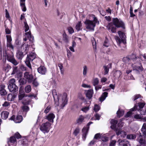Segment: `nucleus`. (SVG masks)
Instances as JSON below:
<instances>
[{"label":"nucleus","instance_id":"nucleus-3","mask_svg":"<svg viewBox=\"0 0 146 146\" xmlns=\"http://www.w3.org/2000/svg\"><path fill=\"white\" fill-rule=\"evenodd\" d=\"M141 131L143 135L140 133V135L137 137V140L140 144V146H146V141L145 137H146V123H144L141 129Z\"/></svg>","mask_w":146,"mask_h":146},{"label":"nucleus","instance_id":"nucleus-53","mask_svg":"<svg viewBox=\"0 0 146 146\" xmlns=\"http://www.w3.org/2000/svg\"><path fill=\"white\" fill-rule=\"evenodd\" d=\"M127 138L129 139H133L136 138L135 135H127Z\"/></svg>","mask_w":146,"mask_h":146},{"label":"nucleus","instance_id":"nucleus-61","mask_svg":"<svg viewBox=\"0 0 146 146\" xmlns=\"http://www.w3.org/2000/svg\"><path fill=\"white\" fill-rule=\"evenodd\" d=\"M7 46L11 48L12 49L14 48L13 45L11 44V42H7Z\"/></svg>","mask_w":146,"mask_h":146},{"label":"nucleus","instance_id":"nucleus-34","mask_svg":"<svg viewBox=\"0 0 146 146\" xmlns=\"http://www.w3.org/2000/svg\"><path fill=\"white\" fill-rule=\"evenodd\" d=\"M88 72V68L87 66L84 65L83 67V74L84 76H86Z\"/></svg>","mask_w":146,"mask_h":146},{"label":"nucleus","instance_id":"nucleus-58","mask_svg":"<svg viewBox=\"0 0 146 146\" xmlns=\"http://www.w3.org/2000/svg\"><path fill=\"white\" fill-rule=\"evenodd\" d=\"M101 136L100 133H97L95 135L94 139H98L100 138Z\"/></svg>","mask_w":146,"mask_h":146},{"label":"nucleus","instance_id":"nucleus-16","mask_svg":"<svg viewBox=\"0 0 146 146\" xmlns=\"http://www.w3.org/2000/svg\"><path fill=\"white\" fill-rule=\"evenodd\" d=\"M38 72L42 75H45L47 72L46 68L44 66H41L37 69Z\"/></svg>","mask_w":146,"mask_h":146},{"label":"nucleus","instance_id":"nucleus-57","mask_svg":"<svg viewBox=\"0 0 146 146\" xmlns=\"http://www.w3.org/2000/svg\"><path fill=\"white\" fill-rule=\"evenodd\" d=\"M80 130L78 128H76L74 132L73 133L74 135L75 136H77L78 134L79 133Z\"/></svg>","mask_w":146,"mask_h":146},{"label":"nucleus","instance_id":"nucleus-10","mask_svg":"<svg viewBox=\"0 0 146 146\" xmlns=\"http://www.w3.org/2000/svg\"><path fill=\"white\" fill-rule=\"evenodd\" d=\"M24 78L29 84L32 82L34 78L32 74L27 72H26L24 73Z\"/></svg>","mask_w":146,"mask_h":146},{"label":"nucleus","instance_id":"nucleus-29","mask_svg":"<svg viewBox=\"0 0 146 146\" xmlns=\"http://www.w3.org/2000/svg\"><path fill=\"white\" fill-rule=\"evenodd\" d=\"M121 75V73L119 70L116 71L114 74V76L116 78H119Z\"/></svg>","mask_w":146,"mask_h":146},{"label":"nucleus","instance_id":"nucleus-6","mask_svg":"<svg viewBox=\"0 0 146 146\" xmlns=\"http://www.w3.org/2000/svg\"><path fill=\"white\" fill-rule=\"evenodd\" d=\"M36 54L34 52H31L27 55L25 62L26 65L31 69H32V67L30 62L36 58Z\"/></svg>","mask_w":146,"mask_h":146},{"label":"nucleus","instance_id":"nucleus-60","mask_svg":"<svg viewBox=\"0 0 146 146\" xmlns=\"http://www.w3.org/2000/svg\"><path fill=\"white\" fill-rule=\"evenodd\" d=\"M15 138L17 139H19L21 138V136L18 132H17L15 134L14 136H13Z\"/></svg>","mask_w":146,"mask_h":146},{"label":"nucleus","instance_id":"nucleus-37","mask_svg":"<svg viewBox=\"0 0 146 146\" xmlns=\"http://www.w3.org/2000/svg\"><path fill=\"white\" fill-rule=\"evenodd\" d=\"M31 90V87L30 85H29L25 88V91L27 93L30 92Z\"/></svg>","mask_w":146,"mask_h":146},{"label":"nucleus","instance_id":"nucleus-24","mask_svg":"<svg viewBox=\"0 0 146 146\" xmlns=\"http://www.w3.org/2000/svg\"><path fill=\"white\" fill-rule=\"evenodd\" d=\"M9 114V113L7 111H4L1 113V116L2 119H5L7 118Z\"/></svg>","mask_w":146,"mask_h":146},{"label":"nucleus","instance_id":"nucleus-12","mask_svg":"<svg viewBox=\"0 0 146 146\" xmlns=\"http://www.w3.org/2000/svg\"><path fill=\"white\" fill-rule=\"evenodd\" d=\"M92 123H93L91 121L89 122L87 124L86 126V127H84L82 130L83 136L82 138L84 141L85 140L86 136L88 134L89 126Z\"/></svg>","mask_w":146,"mask_h":146},{"label":"nucleus","instance_id":"nucleus-54","mask_svg":"<svg viewBox=\"0 0 146 146\" xmlns=\"http://www.w3.org/2000/svg\"><path fill=\"white\" fill-rule=\"evenodd\" d=\"M20 6L21 7L22 11L25 12L26 11L27 9L25 6V3L20 4Z\"/></svg>","mask_w":146,"mask_h":146},{"label":"nucleus","instance_id":"nucleus-15","mask_svg":"<svg viewBox=\"0 0 146 146\" xmlns=\"http://www.w3.org/2000/svg\"><path fill=\"white\" fill-rule=\"evenodd\" d=\"M8 87L10 92L13 93L16 92L18 90V87L16 85H8Z\"/></svg>","mask_w":146,"mask_h":146},{"label":"nucleus","instance_id":"nucleus-9","mask_svg":"<svg viewBox=\"0 0 146 146\" xmlns=\"http://www.w3.org/2000/svg\"><path fill=\"white\" fill-rule=\"evenodd\" d=\"M51 124L48 122H47L42 124L40 127V130L44 133L48 132L50 129Z\"/></svg>","mask_w":146,"mask_h":146},{"label":"nucleus","instance_id":"nucleus-47","mask_svg":"<svg viewBox=\"0 0 146 146\" xmlns=\"http://www.w3.org/2000/svg\"><path fill=\"white\" fill-rule=\"evenodd\" d=\"M27 97V96L25 94H20L19 96V100H21Z\"/></svg>","mask_w":146,"mask_h":146},{"label":"nucleus","instance_id":"nucleus-23","mask_svg":"<svg viewBox=\"0 0 146 146\" xmlns=\"http://www.w3.org/2000/svg\"><path fill=\"white\" fill-rule=\"evenodd\" d=\"M93 93V91L92 89H90L87 91L86 93V96L89 99H90L92 97V94Z\"/></svg>","mask_w":146,"mask_h":146},{"label":"nucleus","instance_id":"nucleus-18","mask_svg":"<svg viewBox=\"0 0 146 146\" xmlns=\"http://www.w3.org/2000/svg\"><path fill=\"white\" fill-rule=\"evenodd\" d=\"M86 118L84 116L80 115L77 118L76 120V123L78 124H81L83 122H84V119Z\"/></svg>","mask_w":146,"mask_h":146},{"label":"nucleus","instance_id":"nucleus-63","mask_svg":"<svg viewBox=\"0 0 146 146\" xmlns=\"http://www.w3.org/2000/svg\"><path fill=\"white\" fill-rule=\"evenodd\" d=\"M51 107L50 106H48L45 109L44 112L46 113H48Z\"/></svg>","mask_w":146,"mask_h":146},{"label":"nucleus","instance_id":"nucleus-19","mask_svg":"<svg viewBox=\"0 0 146 146\" xmlns=\"http://www.w3.org/2000/svg\"><path fill=\"white\" fill-rule=\"evenodd\" d=\"M130 58L131 59V61L135 64L138 61V59L139 58L138 56H136L134 54H132L131 55L129 56Z\"/></svg>","mask_w":146,"mask_h":146},{"label":"nucleus","instance_id":"nucleus-25","mask_svg":"<svg viewBox=\"0 0 146 146\" xmlns=\"http://www.w3.org/2000/svg\"><path fill=\"white\" fill-rule=\"evenodd\" d=\"M82 24L81 21H79L76 24L75 29L77 31H79L82 30Z\"/></svg>","mask_w":146,"mask_h":146},{"label":"nucleus","instance_id":"nucleus-33","mask_svg":"<svg viewBox=\"0 0 146 146\" xmlns=\"http://www.w3.org/2000/svg\"><path fill=\"white\" fill-rule=\"evenodd\" d=\"M19 81L20 83V85H24L26 84L27 82V81L26 79H25L24 78H21L19 80Z\"/></svg>","mask_w":146,"mask_h":146},{"label":"nucleus","instance_id":"nucleus-35","mask_svg":"<svg viewBox=\"0 0 146 146\" xmlns=\"http://www.w3.org/2000/svg\"><path fill=\"white\" fill-rule=\"evenodd\" d=\"M26 37L28 38L30 40L32 41L33 39V37H32L31 32H29L25 33Z\"/></svg>","mask_w":146,"mask_h":146},{"label":"nucleus","instance_id":"nucleus-52","mask_svg":"<svg viewBox=\"0 0 146 146\" xmlns=\"http://www.w3.org/2000/svg\"><path fill=\"white\" fill-rule=\"evenodd\" d=\"M100 109V107L98 105L95 104L94 105V110L96 112H97Z\"/></svg>","mask_w":146,"mask_h":146},{"label":"nucleus","instance_id":"nucleus-46","mask_svg":"<svg viewBox=\"0 0 146 146\" xmlns=\"http://www.w3.org/2000/svg\"><path fill=\"white\" fill-rule=\"evenodd\" d=\"M11 68V66L9 64H7L4 67V69L5 71L8 72L9 70Z\"/></svg>","mask_w":146,"mask_h":146},{"label":"nucleus","instance_id":"nucleus-48","mask_svg":"<svg viewBox=\"0 0 146 146\" xmlns=\"http://www.w3.org/2000/svg\"><path fill=\"white\" fill-rule=\"evenodd\" d=\"M110 45V44L108 40L106 38L104 43V46L108 47Z\"/></svg>","mask_w":146,"mask_h":146},{"label":"nucleus","instance_id":"nucleus-4","mask_svg":"<svg viewBox=\"0 0 146 146\" xmlns=\"http://www.w3.org/2000/svg\"><path fill=\"white\" fill-rule=\"evenodd\" d=\"M96 23L99 24V22L96 17L94 15L93 16V21L87 20L84 22V24L86 26V29L93 31L94 30V28Z\"/></svg>","mask_w":146,"mask_h":146},{"label":"nucleus","instance_id":"nucleus-55","mask_svg":"<svg viewBox=\"0 0 146 146\" xmlns=\"http://www.w3.org/2000/svg\"><path fill=\"white\" fill-rule=\"evenodd\" d=\"M68 30L70 34H72L74 32V29L72 27H68Z\"/></svg>","mask_w":146,"mask_h":146},{"label":"nucleus","instance_id":"nucleus-49","mask_svg":"<svg viewBox=\"0 0 146 146\" xmlns=\"http://www.w3.org/2000/svg\"><path fill=\"white\" fill-rule=\"evenodd\" d=\"M99 82L98 79L97 78H95L93 80V84L94 86L98 85Z\"/></svg>","mask_w":146,"mask_h":146},{"label":"nucleus","instance_id":"nucleus-20","mask_svg":"<svg viewBox=\"0 0 146 146\" xmlns=\"http://www.w3.org/2000/svg\"><path fill=\"white\" fill-rule=\"evenodd\" d=\"M123 62L127 64H129L130 63H132V62L131 61V59L129 56L123 57ZM133 64H132V66L133 67Z\"/></svg>","mask_w":146,"mask_h":146},{"label":"nucleus","instance_id":"nucleus-45","mask_svg":"<svg viewBox=\"0 0 146 146\" xmlns=\"http://www.w3.org/2000/svg\"><path fill=\"white\" fill-rule=\"evenodd\" d=\"M15 80L13 78H12L10 80L9 82L8 85H16L15 84Z\"/></svg>","mask_w":146,"mask_h":146},{"label":"nucleus","instance_id":"nucleus-64","mask_svg":"<svg viewBox=\"0 0 146 146\" xmlns=\"http://www.w3.org/2000/svg\"><path fill=\"white\" fill-rule=\"evenodd\" d=\"M116 141L115 140H112L110 143V146H114L115 144Z\"/></svg>","mask_w":146,"mask_h":146},{"label":"nucleus","instance_id":"nucleus-21","mask_svg":"<svg viewBox=\"0 0 146 146\" xmlns=\"http://www.w3.org/2000/svg\"><path fill=\"white\" fill-rule=\"evenodd\" d=\"M55 117L54 115L52 113H49L47 116L46 118L50 122L53 123V119Z\"/></svg>","mask_w":146,"mask_h":146},{"label":"nucleus","instance_id":"nucleus-1","mask_svg":"<svg viewBox=\"0 0 146 146\" xmlns=\"http://www.w3.org/2000/svg\"><path fill=\"white\" fill-rule=\"evenodd\" d=\"M52 94L56 106L60 105L61 108H63L67 102L66 94L64 93L62 95H60L58 96L56 94V90L54 89L52 91Z\"/></svg>","mask_w":146,"mask_h":146},{"label":"nucleus","instance_id":"nucleus-38","mask_svg":"<svg viewBox=\"0 0 146 146\" xmlns=\"http://www.w3.org/2000/svg\"><path fill=\"white\" fill-rule=\"evenodd\" d=\"M134 118L136 119H143L145 121H146V117L142 119V117H141V115L139 114H136L134 116Z\"/></svg>","mask_w":146,"mask_h":146},{"label":"nucleus","instance_id":"nucleus-42","mask_svg":"<svg viewBox=\"0 0 146 146\" xmlns=\"http://www.w3.org/2000/svg\"><path fill=\"white\" fill-rule=\"evenodd\" d=\"M21 108L23 111L27 112L29 110L28 106L24 105L21 107Z\"/></svg>","mask_w":146,"mask_h":146},{"label":"nucleus","instance_id":"nucleus-41","mask_svg":"<svg viewBox=\"0 0 146 146\" xmlns=\"http://www.w3.org/2000/svg\"><path fill=\"white\" fill-rule=\"evenodd\" d=\"M20 142L22 146H27V141L26 139H23L20 141Z\"/></svg>","mask_w":146,"mask_h":146},{"label":"nucleus","instance_id":"nucleus-5","mask_svg":"<svg viewBox=\"0 0 146 146\" xmlns=\"http://www.w3.org/2000/svg\"><path fill=\"white\" fill-rule=\"evenodd\" d=\"M145 104L144 102H139L137 104V105L135 104L134 108L131 109V110L132 111L137 110L138 111H139L141 115H146V110L145 111L142 110V109L143 108Z\"/></svg>","mask_w":146,"mask_h":146},{"label":"nucleus","instance_id":"nucleus-36","mask_svg":"<svg viewBox=\"0 0 146 146\" xmlns=\"http://www.w3.org/2000/svg\"><path fill=\"white\" fill-rule=\"evenodd\" d=\"M124 113V111L123 110H120L119 109L117 111V114L118 117H120L122 116Z\"/></svg>","mask_w":146,"mask_h":146},{"label":"nucleus","instance_id":"nucleus-44","mask_svg":"<svg viewBox=\"0 0 146 146\" xmlns=\"http://www.w3.org/2000/svg\"><path fill=\"white\" fill-rule=\"evenodd\" d=\"M138 65L137 66V65L136 66L135 65V68L136 69H137L138 70H140L142 71L143 70V68L142 67V65H141V63H139L138 64Z\"/></svg>","mask_w":146,"mask_h":146},{"label":"nucleus","instance_id":"nucleus-62","mask_svg":"<svg viewBox=\"0 0 146 146\" xmlns=\"http://www.w3.org/2000/svg\"><path fill=\"white\" fill-rule=\"evenodd\" d=\"M6 37L7 39V42H11L12 38L10 35H6Z\"/></svg>","mask_w":146,"mask_h":146},{"label":"nucleus","instance_id":"nucleus-13","mask_svg":"<svg viewBox=\"0 0 146 146\" xmlns=\"http://www.w3.org/2000/svg\"><path fill=\"white\" fill-rule=\"evenodd\" d=\"M117 142L118 143V146H131L129 142L126 139H119Z\"/></svg>","mask_w":146,"mask_h":146},{"label":"nucleus","instance_id":"nucleus-31","mask_svg":"<svg viewBox=\"0 0 146 146\" xmlns=\"http://www.w3.org/2000/svg\"><path fill=\"white\" fill-rule=\"evenodd\" d=\"M30 102L29 100L25 97L23 99L22 103L24 105H27L29 104Z\"/></svg>","mask_w":146,"mask_h":146},{"label":"nucleus","instance_id":"nucleus-30","mask_svg":"<svg viewBox=\"0 0 146 146\" xmlns=\"http://www.w3.org/2000/svg\"><path fill=\"white\" fill-rule=\"evenodd\" d=\"M15 97V96L11 94H9L7 96V99L10 101H12L13 100Z\"/></svg>","mask_w":146,"mask_h":146},{"label":"nucleus","instance_id":"nucleus-51","mask_svg":"<svg viewBox=\"0 0 146 146\" xmlns=\"http://www.w3.org/2000/svg\"><path fill=\"white\" fill-rule=\"evenodd\" d=\"M58 66L59 68L61 74H63L64 73V70L63 69V66L62 64H58Z\"/></svg>","mask_w":146,"mask_h":146},{"label":"nucleus","instance_id":"nucleus-40","mask_svg":"<svg viewBox=\"0 0 146 146\" xmlns=\"http://www.w3.org/2000/svg\"><path fill=\"white\" fill-rule=\"evenodd\" d=\"M9 142L12 143H16V138L13 136L11 137L10 138Z\"/></svg>","mask_w":146,"mask_h":146},{"label":"nucleus","instance_id":"nucleus-26","mask_svg":"<svg viewBox=\"0 0 146 146\" xmlns=\"http://www.w3.org/2000/svg\"><path fill=\"white\" fill-rule=\"evenodd\" d=\"M108 93L107 92H105L103 93L101 97L100 98V100L101 102L104 101L108 96Z\"/></svg>","mask_w":146,"mask_h":146},{"label":"nucleus","instance_id":"nucleus-39","mask_svg":"<svg viewBox=\"0 0 146 146\" xmlns=\"http://www.w3.org/2000/svg\"><path fill=\"white\" fill-rule=\"evenodd\" d=\"M29 45L27 44L24 43L22 46V48L25 49V51L27 52L29 49Z\"/></svg>","mask_w":146,"mask_h":146},{"label":"nucleus","instance_id":"nucleus-50","mask_svg":"<svg viewBox=\"0 0 146 146\" xmlns=\"http://www.w3.org/2000/svg\"><path fill=\"white\" fill-rule=\"evenodd\" d=\"M18 71V68L16 66H13V72L11 74H14Z\"/></svg>","mask_w":146,"mask_h":146},{"label":"nucleus","instance_id":"nucleus-43","mask_svg":"<svg viewBox=\"0 0 146 146\" xmlns=\"http://www.w3.org/2000/svg\"><path fill=\"white\" fill-rule=\"evenodd\" d=\"M141 96L139 94H137L134 95L132 98V99L133 101H135L137 99L141 98Z\"/></svg>","mask_w":146,"mask_h":146},{"label":"nucleus","instance_id":"nucleus-32","mask_svg":"<svg viewBox=\"0 0 146 146\" xmlns=\"http://www.w3.org/2000/svg\"><path fill=\"white\" fill-rule=\"evenodd\" d=\"M33 86L35 87L38 86L39 85V83L36 80V78H34L32 82Z\"/></svg>","mask_w":146,"mask_h":146},{"label":"nucleus","instance_id":"nucleus-28","mask_svg":"<svg viewBox=\"0 0 146 146\" xmlns=\"http://www.w3.org/2000/svg\"><path fill=\"white\" fill-rule=\"evenodd\" d=\"M62 40L65 43H67L68 42V36L65 33L63 34Z\"/></svg>","mask_w":146,"mask_h":146},{"label":"nucleus","instance_id":"nucleus-7","mask_svg":"<svg viewBox=\"0 0 146 146\" xmlns=\"http://www.w3.org/2000/svg\"><path fill=\"white\" fill-rule=\"evenodd\" d=\"M110 123L111 124V126H110L111 128L115 130L116 134L117 135H119L121 134L122 133L124 132L123 131H122L121 129L120 128H116V125L118 123L117 120L112 119L111 120Z\"/></svg>","mask_w":146,"mask_h":146},{"label":"nucleus","instance_id":"nucleus-14","mask_svg":"<svg viewBox=\"0 0 146 146\" xmlns=\"http://www.w3.org/2000/svg\"><path fill=\"white\" fill-rule=\"evenodd\" d=\"M9 119L13 120L16 123H20L22 121L23 117L21 115H18L15 118V116L13 115Z\"/></svg>","mask_w":146,"mask_h":146},{"label":"nucleus","instance_id":"nucleus-22","mask_svg":"<svg viewBox=\"0 0 146 146\" xmlns=\"http://www.w3.org/2000/svg\"><path fill=\"white\" fill-rule=\"evenodd\" d=\"M23 53L21 51L18 50L16 53V57L17 59L21 60L24 56Z\"/></svg>","mask_w":146,"mask_h":146},{"label":"nucleus","instance_id":"nucleus-8","mask_svg":"<svg viewBox=\"0 0 146 146\" xmlns=\"http://www.w3.org/2000/svg\"><path fill=\"white\" fill-rule=\"evenodd\" d=\"M118 33L119 37L118 36L116 37L115 39L117 42L119 44L121 43H123L124 44L126 43V36L125 34L121 31H118Z\"/></svg>","mask_w":146,"mask_h":146},{"label":"nucleus","instance_id":"nucleus-2","mask_svg":"<svg viewBox=\"0 0 146 146\" xmlns=\"http://www.w3.org/2000/svg\"><path fill=\"white\" fill-rule=\"evenodd\" d=\"M113 23H109L107 27L108 30H111L113 33L116 32V27H121L123 29H125L124 23L120 19L114 18L113 19Z\"/></svg>","mask_w":146,"mask_h":146},{"label":"nucleus","instance_id":"nucleus-27","mask_svg":"<svg viewBox=\"0 0 146 146\" xmlns=\"http://www.w3.org/2000/svg\"><path fill=\"white\" fill-rule=\"evenodd\" d=\"M111 64H110L107 66H104V70L105 71L104 74H106L109 71V69L110 67H111Z\"/></svg>","mask_w":146,"mask_h":146},{"label":"nucleus","instance_id":"nucleus-11","mask_svg":"<svg viewBox=\"0 0 146 146\" xmlns=\"http://www.w3.org/2000/svg\"><path fill=\"white\" fill-rule=\"evenodd\" d=\"M7 60L15 66H16L18 64L19 62L15 59L13 54H7Z\"/></svg>","mask_w":146,"mask_h":146},{"label":"nucleus","instance_id":"nucleus-59","mask_svg":"<svg viewBox=\"0 0 146 146\" xmlns=\"http://www.w3.org/2000/svg\"><path fill=\"white\" fill-rule=\"evenodd\" d=\"M89 108L88 107H85L83 108L81 110L84 112H86L88 111L89 110Z\"/></svg>","mask_w":146,"mask_h":146},{"label":"nucleus","instance_id":"nucleus-56","mask_svg":"<svg viewBox=\"0 0 146 146\" xmlns=\"http://www.w3.org/2000/svg\"><path fill=\"white\" fill-rule=\"evenodd\" d=\"M24 23L25 25V31L26 32L29 30V27L26 22H24Z\"/></svg>","mask_w":146,"mask_h":146},{"label":"nucleus","instance_id":"nucleus-17","mask_svg":"<svg viewBox=\"0 0 146 146\" xmlns=\"http://www.w3.org/2000/svg\"><path fill=\"white\" fill-rule=\"evenodd\" d=\"M5 86L3 84L0 85V94L1 96H5L7 95V92L5 89Z\"/></svg>","mask_w":146,"mask_h":146}]
</instances>
